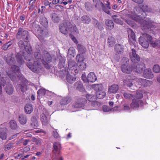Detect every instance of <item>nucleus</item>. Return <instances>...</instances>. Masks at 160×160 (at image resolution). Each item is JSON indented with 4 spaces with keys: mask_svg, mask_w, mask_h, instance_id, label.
Here are the masks:
<instances>
[{
    "mask_svg": "<svg viewBox=\"0 0 160 160\" xmlns=\"http://www.w3.org/2000/svg\"><path fill=\"white\" fill-rule=\"evenodd\" d=\"M142 35L143 37L148 39L149 41H150L151 44L153 47L157 48L160 46V41H151V40L152 39V37L150 35L146 33H143Z\"/></svg>",
    "mask_w": 160,
    "mask_h": 160,
    "instance_id": "13",
    "label": "nucleus"
},
{
    "mask_svg": "<svg viewBox=\"0 0 160 160\" xmlns=\"http://www.w3.org/2000/svg\"><path fill=\"white\" fill-rule=\"evenodd\" d=\"M16 88L17 89L20 90L21 91L23 92L27 90V86L24 84H18Z\"/></svg>",
    "mask_w": 160,
    "mask_h": 160,
    "instance_id": "40",
    "label": "nucleus"
},
{
    "mask_svg": "<svg viewBox=\"0 0 160 160\" xmlns=\"http://www.w3.org/2000/svg\"><path fill=\"white\" fill-rule=\"evenodd\" d=\"M141 15H137L136 16H132V15L129 14L126 15V17L127 18H131L138 22H142L141 26L142 30H145L147 29H149L151 28L152 25L151 22H147L146 20H143L142 22H141V19L142 18H145L146 17V13L145 11H143L142 9V11H141L140 12Z\"/></svg>",
    "mask_w": 160,
    "mask_h": 160,
    "instance_id": "2",
    "label": "nucleus"
},
{
    "mask_svg": "<svg viewBox=\"0 0 160 160\" xmlns=\"http://www.w3.org/2000/svg\"><path fill=\"white\" fill-rule=\"evenodd\" d=\"M141 11H142V9L140 8L136 7L134 9V12L136 15L133 16H136L137 14H140Z\"/></svg>",
    "mask_w": 160,
    "mask_h": 160,
    "instance_id": "49",
    "label": "nucleus"
},
{
    "mask_svg": "<svg viewBox=\"0 0 160 160\" xmlns=\"http://www.w3.org/2000/svg\"><path fill=\"white\" fill-rule=\"evenodd\" d=\"M74 72L75 73L78 72V70L77 69V66L72 67L71 68H68V69L67 71V72L68 73H73V74H74Z\"/></svg>",
    "mask_w": 160,
    "mask_h": 160,
    "instance_id": "41",
    "label": "nucleus"
},
{
    "mask_svg": "<svg viewBox=\"0 0 160 160\" xmlns=\"http://www.w3.org/2000/svg\"><path fill=\"white\" fill-rule=\"evenodd\" d=\"M72 99L70 97H67L62 98L60 101V104L61 105H65L70 103Z\"/></svg>",
    "mask_w": 160,
    "mask_h": 160,
    "instance_id": "26",
    "label": "nucleus"
},
{
    "mask_svg": "<svg viewBox=\"0 0 160 160\" xmlns=\"http://www.w3.org/2000/svg\"><path fill=\"white\" fill-rule=\"evenodd\" d=\"M42 111V112L40 115V119L42 125H46L48 124V122L47 118L48 113L47 110L45 108L43 109Z\"/></svg>",
    "mask_w": 160,
    "mask_h": 160,
    "instance_id": "10",
    "label": "nucleus"
},
{
    "mask_svg": "<svg viewBox=\"0 0 160 160\" xmlns=\"http://www.w3.org/2000/svg\"><path fill=\"white\" fill-rule=\"evenodd\" d=\"M143 11L147 12H151L152 11V9L149 8L147 5H143L142 7V9Z\"/></svg>",
    "mask_w": 160,
    "mask_h": 160,
    "instance_id": "59",
    "label": "nucleus"
},
{
    "mask_svg": "<svg viewBox=\"0 0 160 160\" xmlns=\"http://www.w3.org/2000/svg\"><path fill=\"white\" fill-rule=\"evenodd\" d=\"M76 66H77V64L74 61L72 60H70L69 61L68 64V68H72V67Z\"/></svg>",
    "mask_w": 160,
    "mask_h": 160,
    "instance_id": "47",
    "label": "nucleus"
},
{
    "mask_svg": "<svg viewBox=\"0 0 160 160\" xmlns=\"http://www.w3.org/2000/svg\"><path fill=\"white\" fill-rule=\"evenodd\" d=\"M37 28H38L37 31L41 35H43L44 34V32L45 30L44 29H42L40 28L39 26L37 25Z\"/></svg>",
    "mask_w": 160,
    "mask_h": 160,
    "instance_id": "56",
    "label": "nucleus"
},
{
    "mask_svg": "<svg viewBox=\"0 0 160 160\" xmlns=\"http://www.w3.org/2000/svg\"><path fill=\"white\" fill-rule=\"evenodd\" d=\"M124 48L122 45L116 44L114 46L115 51L118 54H121L123 52Z\"/></svg>",
    "mask_w": 160,
    "mask_h": 160,
    "instance_id": "21",
    "label": "nucleus"
},
{
    "mask_svg": "<svg viewBox=\"0 0 160 160\" xmlns=\"http://www.w3.org/2000/svg\"><path fill=\"white\" fill-rule=\"evenodd\" d=\"M9 74L6 72H0V81H1V82H0V96L2 91V86H5V90L8 94H9L10 91V84L9 82V80L8 78Z\"/></svg>",
    "mask_w": 160,
    "mask_h": 160,
    "instance_id": "4",
    "label": "nucleus"
},
{
    "mask_svg": "<svg viewBox=\"0 0 160 160\" xmlns=\"http://www.w3.org/2000/svg\"><path fill=\"white\" fill-rule=\"evenodd\" d=\"M38 126V122L36 117H32L31 118V122L30 124L31 128H37Z\"/></svg>",
    "mask_w": 160,
    "mask_h": 160,
    "instance_id": "25",
    "label": "nucleus"
},
{
    "mask_svg": "<svg viewBox=\"0 0 160 160\" xmlns=\"http://www.w3.org/2000/svg\"><path fill=\"white\" fill-rule=\"evenodd\" d=\"M59 30L61 32L64 34H68L69 31L73 33L78 32L76 26L72 25L69 21L61 23L59 26Z\"/></svg>",
    "mask_w": 160,
    "mask_h": 160,
    "instance_id": "5",
    "label": "nucleus"
},
{
    "mask_svg": "<svg viewBox=\"0 0 160 160\" xmlns=\"http://www.w3.org/2000/svg\"><path fill=\"white\" fill-rule=\"evenodd\" d=\"M105 24L106 26V28L108 29H112L114 27V24L111 20L107 19L105 21Z\"/></svg>",
    "mask_w": 160,
    "mask_h": 160,
    "instance_id": "27",
    "label": "nucleus"
},
{
    "mask_svg": "<svg viewBox=\"0 0 160 160\" xmlns=\"http://www.w3.org/2000/svg\"><path fill=\"white\" fill-rule=\"evenodd\" d=\"M7 129L6 128H0V138L2 140L6 139L7 137Z\"/></svg>",
    "mask_w": 160,
    "mask_h": 160,
    "instance_id": "22",
    "label": "nucleus"
},
{
    "mask_svg": "<svg viewBox=\"0 0 160 160\" xmlns=\"http://www.w3.org/2000/svg\"><path fill=\"white\" fill-rule=\"evenodd\" d=\"M118 89V86L117 84H114L109 87L108 91L110 93H116Z\"/></svg>",
    "mask_w": 160,
    "mask_h": 160,
    "instance_id": "24",
    "label": "nucleus"
},
{
    "mask_svg": "<svg viewBox=\"0 0 160 160\" xmlns=\"http://www.w3.org/2000/svg\"><path fill=\"white\" fill-rule=\"evenodd\" d=\"M142 36H141L139 38V43L144 48H147L149 46V42L148 41L145 39V38L142 35Z\"/></svg>",
    "mask_w": 160,
    "mask_h": 160,
    "instance_id": "19",
    "label": "nucleus"
},
{
    "mask_svg": "<svg viewBox=\"0 0 160 160\" xmlns=\"http://www.w3.org/2000/svg\"><path fill=\"white\" fill-rule=\"evenodd\" d=\"M4 59L6 61L9 65L10 63V54L8 53L4 56Z\"/></svg>",
    "mask_w": 160,
    "mask_h": 160,
    "instance_id": "57",
    "label": "nucleus"
},
{
    "mask_svg": "<svg viewBox=\"0 0 160 160\" xmlns=\"http://www.w3.org/2000/svg\"><path fill=\"white\" fill-rule=\"evenodd\" d=\"M124 59L126 61V63L122 65L121 67L122 71L124 73L129 74L133 69L132 67V68L129 65L128 59L126 58H124Z\"/></svg>",
    "mask_w": 160,
    "mask_h": 160,
    "instance_id": "8",
    "label": "nucleus"
},
{
    "mask_svg": "<svg viewBox=\"0 0 160 160\" xmlns=\"http://www.w3.org/2000/svg\"><path fill=\"white\" fill-rule=\"evenodd\" d=\"M107 42L109 47H112L115 43V39L113 37L109 36L108 38Z\"/></svg>",
    "mask_w": 160,
    "mask_h": 160,
    "instance_id": "30",
    "label": "nucleus"
},
{
    "mask_svg": "<svg viewBox=\"0 0 160 160\" xmlns=\"http://www.w3.org/2000/svg\"><path fill=\"white\" fill-rule=\"evenodd\" d=\"M106 93L102 90L96 92V96L99 99L103 98L105 96Z\"/></svg>",
    "mask_w": 160,
    "mask_h": 160,
    "instance_id": "34",
    "label": "nucleus"
},
{
    "mask_svg": "<svg viewBox=\"0 0 160 160\" xmlns=\"http://www.w3.org/2000/svg\"><path fill=\"white\" fill-rule=\"evenodd\" d=\"M75 52V50L72 47H71L68 50V53L70 55L74 56V55Z\"/></svg>",
    "mask_w": 160,
    "mask_h": 160,
    "instance_id": "52",
    "label": "nucleus"
},
{
    "mask_svg": "<svg viewBox=\"0 0 160 160\" xmlns=\"http://www.w3.org/2000/svg\"><path fill=\"white\" fill-rule=\"evenodd\" d=\"M71 73H68L67 72L66 76V80L67 82L69 83H72L74 82L76 80V78L74 77L72 75L70 74Z\"/></svg>",
    "mask_w": 160,
    "mask_h": 160,
    "instance_id": "28",
    "label": "nucleus"
},
{
    "mask_svg": "<svg viewBox=\"0 0 160 160\" xmlns=\"http://www.w3.org/2000/svg\"><path fill=\"white\" fill-rule=\"evenodd\" d=\"M40 22L41 24L44 27H47L48 25V23L47 18L45 17L42 18L40 20Z\"/></svg>",
    "mask_w": 160,
    "mask_h": 160,
    "instance_id": "44",
    "label": "nucleus"
},
{
    "mask_svg": "<svg viewBox=\"0 0 160 160\" xmlns=\"http://www.w3.org/2000/svg\"><path fill=\"white\" fill-rule=\"evenodd\" d=\"M130 58L132 62L136 63L139 62L140 58L139 56L136 53V51L134 49H132V52L130 53Z\"/></svg>",
    "mask_w": 160,
    "mask_h": 160,
    "instance_id": "14",
    "label": "nucleus"
},
{
    "mask_svg": "<svg viewBox=\"0 0 160 160\" xmlns=\"http://www.w3.org/2000/svg\"><path fill=\"white\" fill-rule=\"evenodd\" d=\"M61 148V144L59 142H55L53 143L52 151L53 154L56 156L55 158H56L57 154L59 155Z\"/></svg>",
    "mask_w": 160,
    "mask_h": 160,
    "instance_id": "15",
    "label": "nucleus"
},
{
    "mask_svg": "<svg viewBox=\"0 0 160 160\" xmlns=\"http://www.w3.org/2000/svg\"><path fill=\"white\" fill-rule=\"evenodd\" d=\"M124 21L127 23L128 24L131 26H133L134 25V23L132 21H131L128 19H126L123 18Z\"/></svg>",
    "mask_w": 160,
    "mask_h": 160,
    "instance_id": "62",
    "label": "nucleus"
},
{
    "mask_svg": "<svg viewBox=\"0 0 160 160\" xmlns=\"http://www.w3.org/2000/svg\"><path fill=\"white\" fill-rule=\"evenodd\" d=\"M145 68V64L143 62H141L136 66H133L132 69L136 72L138 73H141Z\"/></svg>",
    "mask_w": 160,
    "mask_h": 160,
    "instance_id": "16",
    "label": "nucleus"
},
{
    "mask_svg": "<svg viewBox=\"0 0 160 160\" xmlns=\"http://www.w3.org/2000/svg\"><path fill=\"white\" fill-rule=\"evenodd\" d=\"M18 128L17 123L14 120L11 121V129L14 130V132L17 131Z\"/></svg>",
    "mask_w": 160,
    "mask_h": 160,
    "instance_id": "36",
    "label": "nucleus"
},
{
    "mask_svg": "<svg viewBox=\"0 0 160 160\" xmlns=\"http://www.w3.org/2000/svg\"><path fill=\"white\" fill-rule=\"evenodd\" d=\"M92 88L96 91V92L102 90L103 88V86L101 84L93 85Z\"/></svg>",
    "mask_w": 160,
    "mask_h": 160,
    "instance_id": "37",
    "label": "nucleus"
},
{
    "mask_svg": "<svg viewBox=\"0 0 160 160\" xmlns=\"http://www.w3.org/2000/svg\"><path fill=\"white\" fill-rule=\"evenodd\" d=\"M128 37L130 44L134 45L135 43V35L133 31L129 29L128 30Z\"/></svg>",
    "mask_w": 160,
    "mask_h": 160,
    "instance_id": "17",
    "label": "nucleus"
},
{
    "mask_svg": "<svg viewBox=\"0 0 160 160\" xmlns=\"http://www.w3.org/2000/svg\"><path fill=\"white\" fill-rule=\"evenodd\" d=\"M33 141L35 142L36 144L39 145L41 144L42 140L41 139H37L36 138H33Z\"/></svg>",
    "mask_w": 160,
    "mask_h": 160,
    "instance_id": "60",
    "label": "nucleus"
},
{
    "mask_svg": "<svg viewBox=\"0 0 160 160\" xmlns=\"http://www.w3.org/2000/svg\"><path fill=\"white\" fill-rule=\"evenodd\" d=\"M103 111L104 112H108L111 110V109L109 107L105 105L103 107Z\"/></svg>",
    "mask_w": 160,
    "mask_h": 160,
    "instance_id": "63",
    "label": "nucleus"
},
{
    "mask_svg": "<svg viewBox=\"0 0 160 160\" xmlns=\"http://www.w3.org/2000/svg\"><path fill=\"white\" fill-rule=\"evenodd\" d=\"M59 63L58 64L60 68H62L64 66V60L63 59L61 58V59H59Z\"/></svg>",
    "mask_w": 160,
    "mask_h": 160,
    "instance_id": "53",
    "label": "nucleus"
},
{
    "mask_svg": "<svg viewBox=\"0 0 160 160\" xmlns=\"http://www.w3.org/2000/svg\"><path fill=\"white\" fill-rule=\"evenodd\" d=\"M34 55L37 61H33V64L32 62H29L27 63L26 64L27 67L32 71L37 73L39 72V68H40V64L38 61L40 60L41 61L42 56L39 51L34 52Z\"/></svg>",
    "mask_w": 160,
    "mask_h": 160,
    "instance_id": "3",
    "label": "nucleus"
},
{
    "mask_svg": "<svg viewBox=\"0 0 160 160\" xmlns=\"http://www.w3.org/2000/svg\"><path fill=\"white\" fill-rule=\"evenodd\" d=\"M77 49L79 53V54H83L86 51V48L83 45L78 44L77 46Z\"/></svg>",
    "mask_w": 160,
    "mask_h": 160,
    "instance_id": "33",
    "label": "nucleus"
},
{
    "mask_svg": "<svg viewBox=\"0 0 160 160\" xmlns=\"http://www.w3.org/2000/svg\"><path fill=\"white\" fill-rule=\"evenodd\" d=\"M76 58L77 62H83L85 59L84 56L82 54H78L76 57Z\"/></svg>",
    "mask_w": 160,
    "mask_h": 160,
    "instance_id": "45",
    "label": "nucleus"
},
{
    "mask_svg": "<svg viewBox=\"0 0 160 160\" xmlns=\"http://www.w3.org/2000/svg\"><path fill=\"white\" fill-rule=\"evenodd\" d=\"M87 102V100L85 98H80L77 100L72 105L75 108H80L83 107Z\"/></svg>",
    "mask_w": 160,
    "mask_h": 160,
    "instance_id": "12",
    "label": "nucleus"
},
{
    "mask_svg": "<svg viewBox=\"0 0 160 160\" xmlns=\"http://www.w3.org/2000/svg\"><path fill=\"white\" fill-rule=\"evenodd\" d=\"M12 54L11 56V79L15 81L20 75V71L19 66H21L23 62L22 56L20 53H18L13 57Z\"/></svg>",
    "mask_w": 160,
    "mask_h": 160,
    "instance_id": "1",
    "label": "nucleus"
},
{
    "mask_svg": "<svg viewBox=\"0 0 160 160\" xmlns=\"http://www.w3.org/2000/svg\"><path fill=\"white\" fill-rule=\"evenodd\" d=\"M51 19L52 21L54 23L58 22L60 20L58 15L55 13L52 14Z\"/></svg>",
    "mask_w": 160,
    "mask_h": 160,
    "instance_id": "38",
    "label": "nucleus"
},
{
    "mask_svg": "<svg viewBox=\"0 0 160 160\" xmlns=\"http://www.w3.org/2000/svg\"><path fill=\"white\" fill-rule=\"evenodd\" d=\"M117 15H112V16L115 22L120 25H122L123 24V22L119 19L117 18Z\"/></svg>",
    "mask_w": 160,
    "mask_h": 160,
    "instance_id": "43",
    "label": "nucleus"
},
{
    "mask_svg": "<svg viewBox=\"0 0 160 160\" xmlns=\"http://www.w3.org/2000/svg\"><path fill=\"white\" fill-rule=\"evenodd\" d=\"M97 80V78L93 72H90L88 75V82H93Z\"/></svg>",
    "mask_w": 160,
    "mask_h": 160,
    "instance_id": "23",
    "label": "nucleus"
},
{
    "mask_svg": "<svg viewBox=\"0 0 160 160\" xmlns=\"http://www.w3.org/2000/svg\"><path fill=\"white\" fill-rule=\"evenodd\" d=\"M75 86L76 87L77 90L80 92H83L84 90L83 85L82 83L80 81H78L74 84Z\"/></svg>",
    "mask_w": 160,
    "mask_h": 160,
    "instance_id": "29",
    "label": "nucleus"
},
{
    "mask_svg": "<svg viewBox=\"0 0 160 160\" xmlns=\"http://www.w3.org/2000/svg\"><path fill=\"white\" fill-rule=\"evenodd\" d=\"M54 9L61 12L63 11L64 10V7L61 5H56L54 6Z\"/></svg>",
    "mask_w": 160,
    "mask_h": 160,
    "instance_id": "51",
    "label": "nucleus"
},
{
    "mask_svg": "<svg viewBox=\"0 0 160 160\" xmlns=\"http://www.w3.org/2000/svg\"><path fill=\"white\" fill-rule=\"evenodd\" d=\"M77 66L79 70H84L86 68V64L85 63L83 62H77Z\"/></svg>",
    "mask_w": 160,
    "mask_h": 160,
    "instance_id": "39",
    "label": "nucleus"
},
{
    "mask_svg": "<svg viewBox=\"0 0 160 160\" xmlns=\"http://www.w3.org/2000/svg\"><path fill=\"white\" fill-rule=\"evenodd\" d=\"M18 45L21 50L24 49L27 53L29 54L32 52V48L30 44H27L25 46L23 42L22 41L20 40L18 42Z\"/></svg>",
    "mask_w": 160,
    "mask_h": 160,
    "instance_id": "11",
    "label": "nucleus"
},
{
    "mask_svg": "<svg viewBox=\"0 0 160 160\" xmlns=\"http://www.w3.org/2000/svg\"><path fill=\"white\" fill-rule=\"evenodd\" d=\"M9 42H8L7 43L3 45L2 47V49L4 50H7L8 48L10 46Z\"/></svg>",
    "mask_w": 160,
    "mask_h": 160,
    "instance_id": "58",
    "label": "nucleus"
},
{
    "mask_svg": "<svg viewBox=\"0 0 160 160\" xmlns=\"http://www.w3.org/2000/svg\"><path fill=\"white\" fill-rule=\"evenodd\" d=\"M86 98L89 101L92 102L96 99V96L92 94H87L86 96Z\"/></svg>",
    "mask_w": 160,
    "mask_h": 160,
    "instance_id": "42",
    "label": "nucleus"
},
{
    "mask_svg": "<svg viewBox=\"0 0 160 160\" xmlns=\"http://www.w3.org/2000/svg\"><path fill=\"white\" fill-rule=\"evenodd\" d=\"M144 105V102L141 100L133 99L130 104V108L133 109H138L139 107H142Z\"/></svg>",
    "mask_w": 160,
    "mask_h": 160,
    "instance_id": "7",
    "label": "nucleus"
},
{
    "mask_svg": "<svg viewBox=\"0 0 160 160\" xmlns=\"http://www.w3.org/2000/svg\"><path fill=\"white\" fill-rule=\"evenodd\" d=\"M132 81L133 80L132 79L127 78L124 80L123 82L124 85H126L130 88H131H131L133 86Z\"/></svg>",
    "mask_w": 160,
    "mask_h": 160,
    "instance_id": "35",
    "label": "nucleus"
},
{
    "mask_svg": "<svg viewBox=\"0 0 160 160\" xmlns=\"http://www.w3.org/2000/svg\"><path fill=\"white\" fill-rule=\"evenodd\" d=\"M25 111L27 114H30L33 110L32 105L30 104H26L24 107Z\"/></svg>",
    "mask_w": 160,
    "mask_h": 160,
    "instance_id": "31",
    "label": "nucleus"
},
{
    "mask_svg": "<svg viewBox=\"0 0 160 160\" xmlns=\"http://www.w3.org/2000/svg\"><path fill=\"white\" fill-rule=\"evenodd\" d=\"M153 70L155 73H158L160 72V67L157 65H155L153 68Z\"/></svg>",
    "mask_w": 160,
    "mask_h": 160,
    "instance_id": "50",
    "label": "nucleus"
},
{
    "mask_svg": "<svg viewBox=\"0 0 160 160\" xmlns=\"http://www.w3.org/2000/svg\"><path fill=\"white\" fill-rule=\"evenodd\" d=\"M85 7L88 11L91 10L92 8L91 4L89 2H87L85 3Z\"/></svg>",
    "mask_w": 160,
    "mask_h": 160,
    "instance_id": "54",
    "label": "nucleus"
},
{
    "mask_svg": "<svg viewBox=\"0 0 160 160\" xmlns=\"http://www.w3.org/2000/svg\"><path fill=\"white\" fill-rule=\"evenodd\" d=\"M19 121L20 123L22 125L25 124L27 122V118L23 114H21L19 117Z\"/></svg>",
    "mask_w": 160,
    "mask_h": 160,
    "instance_id": "32",
    "label": "nucleus"
},
{
    "mask_svg": "<svg viewBox=\"0 0 160 160\" xmlns=\"http://www.w3.org/2000/svg\"><path fill=\"white\" fill-rule=\"evenodd\" d=\"M21 37L25 42H27L29 38L28 32L22 28L19 29L17 33V37Z\"/></svg>",
    "mask_w": 160,
    "mask_h": 160,
    "instance_id": "9",
    "label": "nucleus"
},
{
    "mask_svg": "<svg viewBox=\"0 0 160 160\" xmlns=\"http://www.w3.org/2000/svg\"><path fill=\"white\" fill-rule=\"evenodd\" d=\"M135 97L137 98L136 99H139L142 98L143 95L141 92L139 91H137L136 92Z\"/></svg>",
    "mask_w": 160,
    "mask_h": 160,
    "instance_id": "55",
    "label": "nucleus"
},
{
    "mask_svg": "<svg viewBox=\"0 0 160 160\" xmlns=\"http://www.w3.org/2000/svg\"><path fill=\"white\" fill-rule=\"evenodd\" d=\"M42 53L43 56L41 60V62L46 68L48 69L50 68V66L48 63L51 62L52 57L50 54L47 51H43Z\"/></svg>",
    "mask_w": 160,
    "mask_h": 160,
    "instance_id": "6",
    "label": "nucleus"
},
{
    "mask_svg": "<svg viewBox=\"0 0 160 160\" xmlns=\"http://www.w3.org/2000/svg\"><path fill=\"white\" fill-rule=\"evenodd\" d=\"M91 104L92 106L95 107L96 108H98L101 105V103L99 102L96 101V100L92 102Z\"/></svg>",
    "mask_w": 160,
    "mask_h": 160,
    "instance_id": "46",
    "label": "nucleus"
},
{
    "mask_svg": "<svg viewBox=\"0 0 160 160\" xmlns=\"http://www.w3.org/2000/svg\"><path fill=\"white\" fill-rule=\"evenodd\" d=\"M143 75L144 78L148 79L152 78L154 77L151 69L150 68L145 69L144 70Z\"/></svg>",
    "mask_w": 160,
    "mask_h": 160,
    "instance_id": "18",
    "label": "nucleus"
},
{
    "mask_svg": "<svg viewBox=\"0 0 160 160\" xmlns=\"http://www.w3.org/2000/svg\"><path fill=\"white\" fill-rule=\"evenodd\" d=\"M124 98L128 99H132L133 98V95L128 92H124L123 94Z\"/></svg>",
    "mask_w": 160,
    "mask_h": 160,
    "instance_id": "48",
    "label": "nucleus"
},
{
    "mask_svg": "<svg viewBox=\"0 0 160 160\" xmlns=\"http://www.w3.org/2000/svg\"><path fill=\"white\" fill-rule=\"evenodd\" d=\"M80 21L81 22L84 24H88L91 21L90 18L88 15H83L80 18Z\"/></svg>",
    "mask_w": 160,
    "mask_h": 160,
    "instance_id": "20",
    "label": "nucleus"
},
{
    "mask_svg": "<svg viewBox=\"0 0 160 160\" xmlns=\"http://www.w3.org/2000/svg\"><path fill=\"white\" fill-rule=\"evenodd\" d=\"M32 53V52L31 53L28 54H28L27 56H25L24 58L25 59L27 60L28 61H33V60L31 58V55Z\"/></svg>",
    "mask_w": 160,
    "mask_h": 160,
    "instance_id": "61",
    "label": "nucleus"
},
{
    "mask_svg": "<svg viewBox=\"0 0 160 160\" xmlns=\"http://www.w3.org/2000/svg\"><path fill=\"white\" fill-rule=\"evenodd\" d=\"M37 93L38 94H39V95H44L45 94V90L43 89H40L38 91Z\"/></svg>",
    "mask_w": 160,
    "mask_h": 160,
    "instance_id": "64",
    "label": "nucleus"
}]
</instances>
